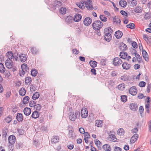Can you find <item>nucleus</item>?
Wrapping results in <instances>:
<instances>
[{
	"label": "nucleus",
	"mask_w": 151,
	"mask_h": 151,
	"mask_svg": "<svg viewBox=\"0 0 151 151\" xmlns=\"http://www.w3.org/2000/svg\"><path fill=\"white\" fill-rule=\"evenodd\" d=\"M21 68L22 71H24L26 73H28L29 70V68L27 64L23 63L21 65Z\"/></svg>",
	"instance_id": "13"
},
{
	"label": "nucleus",
	"mask_w": 151,
	"mask_h": 151,
	"mask_svg": "<svg viewBox=\"0 0 151 151\" xmlns=\"http://www.w3.org/2000/svg\"><path fill=\"white\" fill-rule=\"evenodd\" d=\"M60 13L63 14H64L66 12V8L65 7H62L60 9Z\"/></svg>",
	"instance_id": "51"
},
{
	"label": "nucleus",
	"mask_w": 151,
	"mask_h": 151,
	"mask_svg": "<svg viewBox=\"0 0 151 151\" xmlns=\"http://www.w3.org/2000/svg\"><path fill=\"white\" fill-rule=\"evenodd\" d=\"M145 19H149L151 17V14L150 12L145 13L144 17Z\"/></svg>",
	"instance_id": "37"
},
{
	"label": "nucleus",
	"mask_w": 151,
	"mask_h": 151,
	"mask_svg": "<svg viewBox=\"0 0 151 151\" xmlns=\"http://www.w3.org/2000/svg\"><path fill=\"white\" fill-rule=\"evenodd\" d=\"M128 3L132 6H134L137 4V1L135 0H129Z\"/></svg>",
	"instance_id": "35"
},
{
	"label": "nucleus",
	"mask_w": 151,
	"mask_h": 151,
	"mask_svg": "<svg viewBox=\"0 0 151 151\" xmlns=\"http://www.w3.org/2000/svg\"><path fill=\"white\" fill-rule=\"evenodd\" d=\"M102 121L100 120H97L95 122V126L98 127H101V123Z\"/></svg>",
	"instance_id": "43"
},
{
	"label": "nucleus",
	"mask_w": 151,
	"mask_h": 151,
	"mask_svg": "<svg viewBox=\"0 0 151 151\" xmlns=\"http://www.w3.org/2000/svg\"><path fill=\"white\" fill-rule=\"evenodd\" d=\"M114 150L115 151H121L122 149L120 147L116 146L114 147Z\"/></svg>",
	"instance_id": "63"
},
{
	"label": "nucleus",
	"mask_w": 151,
	"mask_h": 151,
	"mask_svg": "<svg viewBox=\"0 0 151 151\" xmlns=\"http://www.w3.org/2000/svg\"><path fill=\"white\" fill-rule=\"evenodd\" d=\"M132 46L134 48H136L137 47L138 45L137 43L136 42L134 41H133V42H132Z\"/></svg>",
	"instance_id": "57"
},
{
	"label": "nucleus",
	"mask_w": 151,
	"mask_h": 151,
	"mask_svg": "<svg viewBox=\"0 0 151 151\" xmlns=\"http://www.w3.org/2000/svg\"><path fill=\"white\" fill-rule=\"evenodd\" d=\"M9 142L11 145H13L15 143L16 140L15 136L13 135H11L9 136L8 138Z\"/></svg>",
	"instance_id": "10"
},
{
	"label": "nucleus",
	"mask_w": 151,
	"mask_h": 151,
	"mask_svg": "<svg viewBox=\"0 0 151 151\" xmlns=\"http://www.w3.org/2000/svg\"><path fill=\"white\" fill-rule=\"evenodd\" d=\"M121 59L119 58H115L113 61V65L114 66H118L121 65L122 63Z\"/></svg>",
	"instance_id": "4"
},
{
	"label": "nucleus",
	"mask_w": 151,
	"mask_h": 151,
	"mask_svg": "<svg viewBox=\"0 0 151 151\" xmlns=\"http://www.w3.org/2000/svg\"><path fill=\"white\" fill-rule=\"evenodd\" d=\"M59 138L58 136H55L53 137V138L51 139V142L52 143H55L59 142Z\"/></svg>",
	"instance_id": "24"
},
{
	"label": "nucleus",
	"mask_w": 151,
	"mask_h": 151,
	"mask_svg": "<svg viewBox=\"0 0 151 151\" xmlns=\"http://www.w3.org/2000/svg\"><path fill=\"white\" fill-rule=\"evenodd\" d=\"M73 132L72 130H69V138H73Z\"/></svg>",
	"instance_id": "56"
},
{
	"label": "nucleus",
	"mask_w": 151,
	"mask_h": 151,
	"mask_svg": "<svg viewBox=\"0 0 151 151\" xmlns=\"http://www.w3.org/2000/svg\"><path fill=\"white\" fill-rule=\"evenodd\" d=\"M89 63L92 67L94 68L96 66L97 63L95 61L90 60Z\"/></svg>",
	"instance_id": "31"
},
{
	"label": "nucleus",
	"mask_w": 151,
	"mask_h": 151,
	"mask_svg": "<svg viewBox=\"0 0 151 151\" xmlns=\"http://www.w3.org/2000/svg\"><path fill=\"white\" fill-rule=\"evenodd\" d=\"M119 5L122 7H125L127 5V2L125 0H120L119 2Z\"/></svg>",
	"instance_id": "26"
},
{
	"label": "nucleus",
	"mask_w": 151,
	"mask_h": 151,
	"mask_svg": "<svg viewBox=\"0 0 151 151\" xmlns=\"http://www.w3.org/2000/svg\"><path fill=\"white\" fill-rule=\"evenodd\" d=\"M111 132H110L109 134L108 139L110 141L115 142L116 141L117 139L115 135L113 134H111Z\"/></svg>",
	"instance_id": "8"
},
{
	"label": "nucleus",
	"mask_w": 151,
	"mask_h": 151,
	"mask_svg": "<svg viewBox=\"0 0 151 151\" xmlns=\"http://www.w3.org/2000/svg\"><path fill=\"white\" fill-rule=\"evenodd\" d=\"M112 32L113 30L110 27L106 28L104 29V33H112Z\"/></svg>",
	"instance_id": "41"
},
{
	"label": "nucleus",
	"mask_w": 151,
	"mask_h": 151,
	"mask_svg": "<svg viewBox=\"0 0 151 151\" xmlns=\"http://www.w3.org/2000/svg\"><path fill=\"white\" fill-rule=\"evenodd\" d=\"M138 138V135L137 134H134L131 138L130 142L132 144L136 141Z\"/></svg>",
	"instance_id": "14"
},
{
	"label": "nucleus",
	"mask_w": 151,
	"mask_h": 151,
	"mask_svg": "<svg viewBox=\"0 0 151 151\" xmlns=\"http://www.w3.org/2000/svg\"><path fill=\"white\" fill-rule=\"evenodd\" d=\"M6 122L9 123L12 120V116H8L5 119Z\"/></svg>",
	"instance_id": "54"
},
{
	"label": "nucleus",
	"mask_w": 151,
	"mask_h": 151,
	"mask_svg": "<svg viewBox=\"0 0 151 151\" xmlns=\"http://www.w3.org/2000/svg\"><path fill=\"white\" fill-rule=\"evenodd\" d=\"M146 83L144 81H141L139 83V86L141 87H144L145 86Z\"/></svg>",
	"instance_id": "58"
},
{
	"label": "nucleus",
	"mask_w": 151,
	"mask_h": 151,
	"mask_svg": "<svg viewBox=\"0 0 151 151\" xmlns=\"http://www.w3.org/2000/svg\"><path fill=\"white\" fill-rule=\"evenodd\" d=\"M113 21L114 23H119V24H120L121 21L118 18L115 16L113 18Z\"/></svg>",
	"instance_id": "36"
},
{
	"label": "nucleus",
	"mask_w": 151,
	"mask_h": 151,
	"mask_svg": "<svg viewBox=\"0 0 151 151\" xmlns=\"http://www.w3.org/2000/svg\"><path fill=\"white\" fill-rule=\"evenodd\" d=\"M104 150L107 151H110L111 150L110 145L107 144H105L102 146Z\"/></svg>",
	"instance_id": "30"
},
{
	"label": "nucleus",
	"mask_w": 151,
	"mask_h": 151,
	"mask_svg": "<svg viewBox=\"0 0 151 151\" xmlns=\"http://www.w3.org/2000/svg\"><path fill=\"white\" fill-rule=\"evenodd\" d=\"M104 39L107 42H109L111 39V35H104Z\"/></svg>",
	"instance_id": "44"
},
{
	"label": "nucleus",
	"mask_w": 151,
	"mask_h": 151,
	"mask_svg": "<svg viewBox=\"0 0 151 151\" xmlns=\"http://www.w3.org/2000/svg\"><path fill=\"white\" fill-rule=\"evenodd\" d=\"M81 18L82 16L81 15L79 14H77L75 15L73 20L75 22H78L81 19Z\"/></svg>",
	"instance_id": "16"
},
{
	"label": "nucleus",
	"mask_w": 151,
	"mask_h": 151,
	"mask_svg": "<svg viewBox=\"0 0 151 151\" xmlns=\"http://www.w3.org/2000/svg\"><path fill=\"white\" fill-rule=\"evenodd\" d=\"M125 88V85L124 83L119 85L118 86V88L120 90H123Z\"/></svg>",
	"instance_id": "48"
},
{
	"label": "nucleus",
	"mask_w": 151,
	"mask_h": 151,
	"mask_svg": "<svg viewBox=\"0 0 151 151\" xmlns=\"http://www.w3.org/2000/svg\"><path fill=\"white\" fill-rule=\"evenodd\" d=\"M40 96L39 93L38 92H36L33 95L32 99L34 100H35L37 99Z\"/></svg>",
	"instance_id": "33"
},
{
	"label": "nucleus",
	"mask_w": 151,
	"mask_h": 151,
	"mask_svg": "<svg viewBox=\"0 0 151 151\" xmlns=\"http://www.w3.org/2000/svg\"><path fill=\"white\" fill-rule=\"evenodd\" d=\"M36 106V110L39 111L41 108V106L40 104H37Z\"/></svg>",
	"instance_id": "61"
},
{
	"label": "nucleus",
	"mask_w": 151,
	"mask_h": 151,
	"mask_svg": "<svg viewBox=\"0 0 151 151\" xmlns=\"http://www.w3.org/2000/svg\"><path fill=\"white\" fill-rule=\"evenodd\" d=\"M36 87L35 86V85L32 84L30 86V89L31 92H33L36 90Z\"/></svg>",
	"instance_id": "49"
},
{
	"label": "nucleus",
	"mask_w": 151,
	"mask_h": 151,
	"mask_svg": "<svg viewBox=\"0 0 151 151\" xmlns=\"http://www.w3.org/2000/svg\"><path fill=\"white\" fill-rule=\"evenodd\" d=\"M30 48V51L33 54L36 55L39 52V50L35 47H31Z\"/></svg>",
	"instance_id": "20"
},
{
	"label": "nucleus",
	"mask_w": 151,
	"mask_h": 151,
	"mask_svg": "<svg viewBox=\"0 0 151 151\" xmlns=\"http://www.w3.org/2000/svg\"><path fill=\"white\" fill-rule=\"evenodd\" d=\"M119 48L122 50H124L127 49V47L126 45L123 43H122L119 47Z\"/></svg>",
	"instance_id": "27"
},
{
	"label": "nucleus",
	"mask_w": 151,
	"mask_h": 151,
	"mask_svg": "<svg viewBox=\"0 0 151 151\" xmlns=\"http://www.w3.org/2000/svg\"><path fill=\"white\" fill-rule=\"evenodd\" d=\"M117 132L118 134L120 136L124 135L125 133V131L122 128H120L119 129Z\"/></svg>",
	"instance_id": "34"
},
{
	"label": "nucleus",
	"mask_w": 151,
	"mask_h": 151,
	"mask_svg": "<svg viewBox=\"0 0 151 151\" xmlns=\"http://www.w3.org/2000/svg\"><path fill=\"white\" fill-rule=\"evenodd\" d=\"M121 79L124 81H127L129 80V78L126 76H124L121 77Z\"/></svg>",
	"instance_id": "55"
},
{
	"label": "nucleus",
	"mask_w": 151,
	"mask_h": 151,
	"mask_svg": "<svg viewBox=\"0 0 151 151\" xmlns=\"http://www.w3.org/2000/svg\"><path fill=\"white\" fill-rule=\"evenodd\" d=\"M29 106L31 107H34L36 105V103L33 101H31L29 103Z\"/></svg>",
	"instance_id": "53"
},
{
	"label": "nucleus",
	"mask_w": 151,
	"mask_h": 151,
	"mask_svg": "<svg viewBox=\"0 0 151 151\" xmlns=\"http://www.w3.org/2000/svg\"><path fill=\"white\" fill-rule=\"evenodd\" d=\"M120 13L122 15H123L125 16L126 17L128 16V14L127 13L124 11L121 10L120 11Z\"/></svg>",
	"instance_id": "62"
},
{
	"label": "nucleus",
	"mask_w": 151,
	"mask_h": 151,
	"mask_svg": "<svg viewBox=\"0 0 151 151\" xmlns=\"http://www.w3.org/2000/svg\"><path fill=\"white\" fill-rule=\"evenodd\" d=\"M16 119L19 122L22 121L23 120L22 114L20 113H17L16 116Z\"/></svg>",
	"instance_id": "22"
},
{
	"label": "nucleus",
	"mask_w": 151,
	"mask_h": 151,
	"mask_svg": "<svg viewBox=\"0 0 151 151\" xmlns=\"http://www.w3.org/2000/svg\"><path fill=\"white\" fill-rule=\"evenodd\" d=\"M142 56L146 61H148L149 60V59L147 57L148 54L145 50H142Z\"/></svg>",
	"instance_id": "25"
},
{
	"label": "nucleus",
	"mask_w": 151,
	"mask_h": 151,
	"mask_svg": "<svg viewBox=\"0 0 151 151\" xmlns=\"http://www.w3.org/2000/svg\"><path fill=\"white\" fill-rule=\"evenodd\" d=\"M144 108L142 106H140L139 108V112L140 114H142L143 113L144 111Z\"/></svg>",
	"instance_id": "64"
},
{
	"label": "nucleus",
	"mask_w": 151,
	"mask_h": 151,
	"mask_svg": "<svg viewBox=\"0 0 151 151\" xmlns=\"http://www.w3.org/2000/svg\"><path fill=\"white\" fill-rule=\"evenodd\" d=\"M128 55V53L124 51H122L120 52L119 56L120 57L123 59H127V57Z\"/></svg>",
	"instance_id": "17"
},
{
	"label": "nucleus",
	"mask_w": 151,
	"mask_h": 151,
	"mask_svg": "<svg viewBox=\"0 0 151 151\" xmlns=\"http://www.w3.org/2000/svg\"><path fill=\"white\" fill-rule=\"evenodd\" d=\"M129 93L132 95H135L137 93V89L135 86H132L129 89Z\"/></svg>",
	"instance_id": "9"
},
{
	"label": "nucleus",
	"mask_w": 151,
	"mask_h": 151,
	"mask_svg": "<svg viewBox=\"0 0 151 151\" xmlns=\"http://www.w3.org/2000/svg\"><path fill=\"white\" fill-rule=\"evenodd\" d=\"M142 11V8L140 6L136 7L134 10V12L136 13H140Z\"/></svg>",
	"instance_id": "38"
},
{
	"label": "nucleus",
	"mask_w": 151,
	"mask_h": 151,
	"mask_svg": "<svg viewBox=\"0 0 151 151\" xmlns=\"http://www.w3.org/2000/svg\"><path fill=\"white\" fill-rule=\"evenodd\" d=\"M114 35L117 39H119L122 37L123 33L122 31L118 30L115 32Z\"/></svg>",
	"instance_id": "18"
},
{
	"label": "nucleus",
	"mask_w": 151,
	"mask_h": 151,
	"mask_svg": "<svg viewBox=\"0 0 151 151\" xmlns=\"http://www.w3.org/2000/svg\"><path fill=\"white\" fill-rule=\"evenodd\" d=\"M121 100L123 102H125L127 100V96L125 95H122L121 96Z\"/></svg>",
	"instance_id": "46"
},
{
	"label": "nucleus",
	"mask_w": 151,
	"mask_h": 151,
	"mask_svg": "<svg viewBox=\"0 0 151 151\" xmlns=\"http://www.w3.org/2000/svg\"><path fill=\"white\" fill-rule=\"evenodd\" d=\"M29 98L28 96H26L24 97L22 102L24 104H27L29 102Z\"/></svg>",
	"instance_id": "32"
},
{
	"label": "nucleus",
	"mask_w": 151,
	"mask_h": 151,
	"mask_svg": "<svg viewBox=\"0 0 151 151\" xmlns=\"http://www.w3.org/2000/svg\"><path fill=\"white\" fill-rule=\"evenodd\" d=\"M73 53L75 54L76 55H77L78 54L79 51L76 49H74L72 50Z\"/></svg>",
	"instance_id": "59"
},
{
	"label": "nucleus",
	"mask_w": 151,
	"mask_h": 151,
	"mask_svg": "<svg viewBox=\"0 0 151 151\" xmlns=\"http://www.w3.org/2000/svg\"><path fill=\"white\" fill-rule=\"evenodd\" d=\"M93 29L95 30H99L101 29L103 26L102 22L100 20H97L94 22L92 25ZM100 34L99 32H98Z\"/></svg>",
	"instance_id": "1"
},
{
	"label": "nucleus",
	"mask_w": 151,
	"mask_h": 151,
	"mask_svg": "<svg viewBox=\"0 0 151 151\" xmlns=\"http://www.w3.org/2000/svg\"><path fill=\"white\" fill-rule=\"evenodd\" d=\"M26 91L24 88H22L19 91V94L22 96H24L26 94Z\"/></svg>",
	"instance_id": "28"
},
{
	"label": "nucleus",
	"mask_w": 151,
	"mask_h": 151,
	"mask_svg": "<svg viewBox=\"0 0 151 151\" xmlns=\"http://www.w3.org/2000/svg\"><path fill=\"white\" fill-rule=\"evenodd\" d=\"M31 74L33 76H35L37 74L38 72L36 69H32L31 71Z\"/></svg>",
	"instance_id": "40"
},
{
	"label": "nucleus",
	"mask_w": 151,
	"mask_h": 151,
	"mask_svg": "<svg viewBox=\"0 0 151 151\" xmlns=\"http://www.w3.org/2000/svg\"><path fill=\"white\" fill-rule=\"evenodd\" d=\"M23 111L25 115L28 116L31 114V111L30 108L26 107L24 109Z\"/></svg>",
	"instance_id": "19"
},
{
	"label": "nucleus",
	"mask_w": 151,
	"mask_h": 151,
	"mask_svg": "<svg viewBox=\"0 0 151 151\" xmlns=\"http://www.w3.org/2000/svg\"><path fill=\"white\" fill-rule=\"evenodd\" d=\"M7 132V129L6 128H4L3 130L2 133V135L3 137H6Z\"/></svg>",
	"instance_id": "50"
},
{
	"label": "nucleus",
	"mask_w": 151,
	"mask_h": 151,
	"mask_svg": "<svg viewBox=\"0 0 151 151\" xmlns=\"http://www.w3.org/2000/svg\"><path fill=\"white\" fill-rule=\"evenodd\" d=\"M81 117L83 118L87 117L88 115V112L87 109L85 108L82 109L81 111Z\"/></svg>",
	"instance_id": "5"
},
{
	"label": "nucleus",
	"mask_w": 151,
	"mask_h": 151,
	"mask_svg": "<svg viewBox=\"0 0 151 151\" xmlns=\"http://www.w3.org/2000/svg\"><path fill=\"white\" fill-rule=\"evenodd\" d=\"M127 27L131 29H133L135 28V25L134 23H130L127 25Z\"/></svg>",
	"instance_id": "47"
},
{
	"label": "nucleus",
	"mask_w": 151,
	"mask_h": 151,
	"mask_svg": "<svg viewBox=\"0 0 151 151\" xmlns=\"http://www.w3.org/2000/svg\"><path fill=\"white\" fill-rule=\"evenodd\" d=\"M39 113L37 111H34L32 115V117L34 119H36L39 117Z\"/></svg>",
	"instance_id": "29"
},
{
	"label": "nucleus",
	"mask_w": 151,
	"mask_h": 151,
	"mask_svg": "<svg viewBox=\"0 0 151 151\" xmlns=\"http://www.w3.org/2000/svg\"><path fill=\"white\" fill-rule=\"evenodd\" d=\"M122 68L124 69L128 70L130 68L131 65L127 63H124L122 65Z\"/></svg>",
	"instance_id": "15"
},
{
	"label": "nucleus",
	"mask_w": 151,
	"mask_h": 151,
	"mask_svg": "<svg viewBox=\"0 0 151 151\" xmlns=\"http://www.w3.org/2000/svg\"><path fill=\"white\" fill-rule=\"evenodd\" d=\"M6 55L8 58L7 59L11 60L13 58L14 55L12 52L11 51L8 52L6 54Z\"/></svg>",
	"instance_id": "21"
},
{
	"label": "nucleus",
	"mask_w": 151,
	"mask_h": 151,
	"mask_svg": "<svg viewBox=\"0 0 151 151\" xmlns=\"http://www.w3.org/2000/svg\"><path fill=\"white\" fill-rule=\"evenodd\" d=\"M92 20L91 18L89 17L86 18L83 21V23L86 26L90 25L92 22Z\"/></svg>",
	"instance_id": "7"
},
{
	"label": "nucleus",
	"mask_w": 151,
	"mask_h": 151,
	"mask_svg": "<svg viewBox=\"0 0 151 151\" xmlns=\"http://www.w3.org/2000/svg\"><path fill=\"white\" fill-rule=\"evenodd\" d=\"M76 4L78 7L81 9H83L84 8V6L82 3H78Z\"/></svg>",
	"instance_id": "60"
},
{
	"label": "nucleus",
	"mask_w": 151,
	"mask_h": 151,
	"mask_svg": "<svg viewBox=\"0 0 151 151\" xmlns=\"http://www.w3.org/2000/svg\"><path fill=\"white\" fill-rule=\"evenodd\" d=\"M99 18L102 22H106L107 21V18L104 15H100Z\"/></svg>",
	"instance_id": "45"
},
{
	"label": "nucleus",
	"mask_w": 151,
	"mask_h": 151,
	"mask_svg": "<svg viewBox=\"0 0 151 151\" xmlns=\"http://www.w3.org/2000/svg\"><path fill=\"white\" fill-rule=\"evenodd\" d=\"M5 70V69L4 65L2 63H0V73H4Z\"/></svg>",
	"instance_id": "39"
},
{
	"label": "nucleus",
	"mask_w": 151,
	"mask_h": 151,
	"mask_svg": "<svg viewBox=\"0 0 151 151\" xmlns=\"http://www.w3.org/2000/svg\"><path fill=\"white\" fill-rule=\"evenodd\" d=\"M20 58V61L22 62H25L27 60V55L25 54L21 53L19 55Z\"/></svg>",
	"instance_id": "11"
},
{
	"label": "nucleus",
	"mask_w": 151,
	"mask_h": 151,
	"mask_svg": "<svg viewBox=\"0 0 151 151\" xmlns=\"http://www.w3.org/2000/svg\"><path fill=\"white\" fill-rule=\"evenodd\" d=\"M95 145L97 147L98 149L101 150V147L102 146L101 143L98 139H96L95 141Z\"/></svg>",
	"instance_id": "23"
},
{
	"label": "nucleus",
	"mask_w": 151,
	"mask_h": 151,
	"mask_svg": "<svg viewBox=\"0 0 151 151\" xmlns=\"http://www.w3.org/2000/svg\"><path fill=\"white\" fill-rule=\"evenodd\" d=\"M80 112L78 111L70 112L69 119L71 121H74L77 118L80 116Z\"/></svg>",
	"instance_id": "2"
},
{
	"label": "nucleus",
	"mask_w": 151,
	"mask_h": 151,
	"mask_svg": "<svg viewBox=\"0 0 151 151\" xmlns=\"http://www.w3.org/2000/svg\"><path fill=\"white\" fill-rule=\"evenodd\" d=\"M5 65L8 68H11L13 65V62L11 60L6 59L5 61Z\"/></svg>",
	"instance_id": "6"
},
{
	"label": "nucleus",
	"mask_w": 151,
	"mask_h": 151,
	"mask_svg": "<svg viewBox=\"0 0 151 151\" xmlns=\"http://www.w3.org/2000/svg\"><path fill=\"white\" fill-rule=\"evenodd\" d=\"M83 4H85L86 7L88 9L92 10L93 7L92 5L91 0H84Z\"/></svg>",
	"instance_id": "3"
},
{
	"label": "nucleus",
	"mask_w": 151,
	"mask_h": 151,
	"mask_svg": "<svg viewBox=\"0 0 151 151\" xmlns=\"http://www.w3.org/2000/svg\"><path fill=\"white\" fill-rule=\"evenodd\" d=\"M73 20V18L71 16H68L65 19V21L69 23L71 22Z\"/></svg>",
	"instance_id": "42"
},
{
	"label": "nucleus",
	"mask_w": 151,
	"mask_h": 151,
	"mask_svg": "<svg viewBox=\"0 0 151 151\" xmlns=\"http://www.w3.org/2000/svg\"><path fill=\"white\" fill-rule=\"evenodd\" d=\"M129 107L131 110L134 111H136L138 109L137 104L135 103L130 104Z\"/></svg>",
	"instance_id": "12"
},
{
	"label": "nucleus",
	"mask_w": 151,
	"mask_h": 151,
	"mask_svg": "<svg viewBox=\"0 0 151 151\" xmlns=\"http://www.w3.org/2000/svg\"><path fill=\"white\" fill-rule=\"evenodd\" d=\"M32 81L31 78L30 77H27L25 78V83H29Z\"/></svg>",
	"instance_id": "52"
}]
</instances>
